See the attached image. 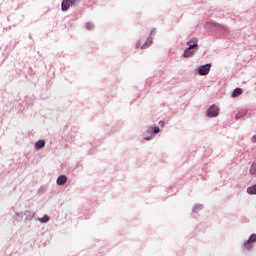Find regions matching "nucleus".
Returning <instances> with one entry per match:
<instances>
[{"instance_id":"1","label":"nucleus","mask_w":256,"mask_h":256,"mask_svg":"<svg viewBox=\"0 0 256 256\" xmlns=\"http://www.w3.org/2000/svg\"><path fill=\"white\" fill-rule=\"evenodd\" d=\"M219 115V107L212 105L207 112V117H217Z\"/></svg>"},{"instance_id":"2","label":"nucleus","mask_w":256,"mask_h":256,"mask_svg":"<svg viewBox=\"0 0 256 256\" xmlns=\"http://www.w3.org/2000/svg\"><path fill=\"white\" fill-rule=\"evenodd\" d=\"M151 43H153V38L149 37L144 44L139 41L136 44V49H147V47H149Z\"/></svg>"},{"instance_id":"3","label":"nucleus","mask_w":256,"mask_h":256,"mask_svg":"<svg viewBox=\"0 0 256 256\" xmlns=\"http://www.w3.org/2000/svg\"><path fill=\"white\" fill-rule=\"evenodd\" d=\"M197 71L200 75H209V71H211V64L202 65Z\"/></svg>"},{"instance_id":"4","label":"nucleus","mask_w":256,"mask_h":256,"mask_svg":"<svg viewBox=\"0 0 256 256\" xmlns=\"http://www.w3.org/2000/svg\"><path fill=\"white\" fill-rule=\"evenodd\" d=\"M252 243H256V234H252L248 241L244 244V249H251L253 247Z\"/></svg>"},{"instance_id":"5","label":"nucleus","mask_w":256,"mask_h":256,"mask_svg":"<svg viewBox=\"0 0 256 256\" xmlns=\"http://www.w3.org/2000/svg\"><path fill=\"white\" fill-rule=\"evenodd\" d=\"M75 1L77 0H63L62 1V11H67L71 5H75Z\"/></svg>"},{"instance_id":"6","label":"nucleus","mask_w":256,"mask_h":256,"mask_svg":"<svg viewBox=\"0 0 256 256\" xmlns=\"http://www.w3.org/2000/svg\"><path fill=\"white\" fill-rule=\"evenodd\" d=\"M197 50V48H191L188 47L183 54V57H185L186 59H189V57H193V55H195V51Z\"/></svg>"},{"instance_id":"7","label":"nucleus","mask_w":256,"mask_h":256,"mask_svg":"<svg viewBox=\"0 0 256 256\" xmlns=\"http://www.w3.org/2000/svg\"><path fill=\"white\" fill-rule=\"evenodd\" d=\"M197 43H199V40L197 38H192L187 42V45L190 49H197Z\"/></svg>"},{"instance_id":"8","label":"nucleus","mask_w":256,"mask_h":256,"mask_svg":"<svg viewBox=\"0 0 256 256\" xmlns=\"http://www.w3.org/2000/svg\"><path fill=\"white\" fill-rule=\"evenodd\" d=\"M57 185H65L67 183V176L61 175L56 180Z\"/></svg>"},{"instance_id":"9","label":"nucleus","mask_w":256,"mask_h":256,"mask_svg":"<svg viewBox=\"0 0 256 256\" xmlns=\"http://www.w3.org/2000/svg\"><path fill=\"white\" fill-rule=\"evenodd\" d=\"M240 95H243V90L241 88H236L234 89L233 93H232V97H239Z\"/></svg>"},{"instance_id":"10","label":"nucleus","mask_w":256,"mask_h":256,"mask_svg":"<svg viewBox=\"0 0 256 256\" xmlns=\"http://www.w3.org/2000/svg\"><path fill=\"white\" fill-rule=\"evenodd\" d=\"M35 147L36 149H43L45 147V141L43 140H38L36 143H35Z\"/></svg>"},{"instance_id":"11","label":"nucleus","mask_w":256,"mask_h":256,"mask_svg":"<svg viewBox=\"0 0 256 256\" xmlns=\"http://www.w3.org/2000/svg\"><path fill=\"white\" fill-rule=\"evenodd\" d=\"M249 173L250 175H256V161L250 166Z\"/></svg>"},{"instance_id":"12","label":"nucleus","mask_w":256,"mask_h":256,"mask_svg":"<svg viewBox=\"0 0 256 256\" xmlns=\"http://www.w3.org/2000/svg\"><path fill=\"white\" fill-rule=\"evenodd\" d=\"M247 193H249V195H256V184L252 187H248Z\"/></svg>"},{"instance_id":"13","label":"nucleus","mask_w":256,"mask_h":256,"mask_svg":"<svg viewBox=\"0 0 256 256\" xmlns=\"http://www.w3.org/2000/svg\"><path fill=\"white\" fill-rule=\"evenodd\" d=\"M247 115V110H241L236 114V119H241V117H245Z\"/></svg>"},{"instance_id":"14","label":"nucleus","mask_w":256,"mask_h":256,"mask_svg":"<svg viewBox=\"0 0 256 256\" xmlns=\"http://www.w3.org/2000/svg\"><path fill=\"white\" fill-rule=\"evenodd\" d=\"M148 132H150L151 135H153V133H159V127L154 126L152 128H149Z\"/></svg>"},{"instance_id":"15","label":"nucleus","mask_w":256,"mask_h":256,"mask_svg":"<svg viewBox=\"0 0 256 256\" xmlns=\"http://www.w3.org/2000/svg\"><path fill=\"white\" fill-rule=\"evenodd\" d=\"M40 223H47L49 221V216L45 215L42 218H39Z\"/></svg>"},{"instance_id":"16","label":"nucleus","mask_w":256,"mask_h":256,"mask_svg":"<svg viewBox=\"0 0 256 256\" xmlns=\"http://www.w3.org/2000/svg\"><path fill=\"white\" fill-rule=\"evenodd\" d=\"M154 33H157V30L152 29L151 32H150V35L153 36Z\"/></svg>"},{"instance_id":"17","label":"nucleus","mask_w":256,"mask_h":256,"mask_svg":"<svg viewBox=\"0 0 256 256\" xmlns=\"http://www.w3.org/2000/svg\"><path fill=\"white\" fill-rule=\"evenodd\" d=\"M252 143H256V135L252 137Z\"/></svg>"},{"instance_id":"18","label":"nucleus","mask_w":256,"mask_h":256,"mask_svg":"<svg viewBox=\"0 0 256 256\" xmlns=\"http://www.w3.org/2000/svg\"><path fill=\"white\" fill-rule=\"evenodd\" d=\"M87 29H91V24L86 25Z\"/></svg>"},{"instance_id":"19","label":"nucleus","mask_w":256,"mask_h":256,"mask_svg":"<svg viewBox=\"0 0 256 256\" xmlns=\"http://www.w3.org/2000/svg\"><path fill=\"white\" fill-rule=\"evenodd\" d=\"M146 141H151V137H146Z\"/></svg>"},{"instance_id":"20","label":"nucleus","mask_w":256,"mask_h":256,"mask_svg":"<svg viewBox=\"0 0 256 256\" xmlns=\"http://www.w3.org/2000/svg\"><path fill=\"white\" fill-rule=\"evenodd\" d=\"M161 127H163V125H165V122H160Z\"/></svg>"}]
</instances>
